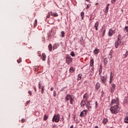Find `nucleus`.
Returning <instances> with one entry per match:
<instances>
[{
	"mask_svg": "<svg viewBox=\"0 0 128 128\" xmlns=\"http://www.w3.org/2000/svg\"><path fill=\"white\" fill-rule=\"evenodd\" d=\"M50 15L52 16H58V14L56 12H51Z\"/></svg>",
	"mask_w": 128,
	"mask_h": 128,
	"instance_id": "4468645a",
	"label": "nucleus"
},
{
	"mask_svg": "<svg viewBox=\"0 0 128 128\" xmlns=\"http://www.w3.org/2000/svg\"><path fill=\"white\" fill-rule=\"evenodd\" d=\"M90 8V6H88H88H87L86 8Z\"/></svg>",
	"mask_w": 128,
	"mask_h": 128,
	"instance_id": "5fc2aeb1",
	"label": "nucleus"
},
{
	"mask_svg": "<svg viewBox=\"0 0 128 128\" xmlns=\"http://www.w3.org/2000/svg\"><path fill=\"white\" fill-rule=\"evenodd\" d=\"M112 76H110V83L112 84Z\"/></svg>",
	"mask_w": 128,
	"mask_h": 128,
	"instance_id": "79ce46f5",
	"label": "nucleus"
},
{
	"mask_svg": "<svg viewBox=\"0 0 128 128\" xmlns=\"http://www.w3.org/2000/svg\"><path fill=\"white\" fill-rule=\"evenodd\" d=\"M95 128H96V126H95Z\"/></svg>",
	"mask_w": 128,
	"mask_h": 128,
	"instance_id": "bf43d9fd",
	"label": "nucleus"
},
{
	"mask_svg": "<svg viewBox=\"0 0 128 128\" xmlns=\"http://www.w3.org/2000/svg\"><path fill=\"white\" fill-rule=\"evenodd\" d=\"M30 100H28L26 102V104H30Z\"/></svg>",
	"mask_w": 128,
	"mask_h": 128,
	"instance_id": "a18cd8bd",
	"label": "nucleus"
},
{
	"mask_svg": "<svg viewBox=\"0 0 128 128\" xmlns=\"http://www.w3.org/2000/svg\"><path fill=\"white\" fill-rule=\"evenodd\" d=\"M74 72V68L73 67H71L70 68V74H72V72Z\"/></svg>",
	"mask_w": 128,
	"mask_h": 128,
	"instance_id": "aec40b11",
	"label": "nucleus"
},
{
	"mask_svg": "<svg viewBox=\"0 0 128 128\" xmlns=\"http://www.w3.org/2000/svg\"><path fill=\"white\" fill-rule=\"evenodd\" d=\"M96 24H97V25L98 24V23L96 22Z\"/></svg>",
	"mask_w": 128,
	"mask_h": 128,
	"instance_id": "4d7b16f0",
	"label": "nucleus"
},
{
	"mask_svg": "<svg viewBox=\"0 0 128 128\" xmlns=\"http://www.w3.org/2000/svg\"><path fill=\"white\" fill-rule=\"evenodd\" d=\"M94 28L96 30V23L95 24Z\"/></svg>",
	"mask_w": 128,
	"mask_h": 128,
	"instance_id": "de8ad7c7",
	"label": "nucleus"
},
{
	"mask_svg": "<svg viewBox=\"0 0 128 128\" xmlns=\"http://www.w3.org/2000/svg\"><path fill=\"white\" fill-rule=\"evenodd\" d=\"M116 34V30H112V28H110L108 32V35L109 36H112L114 34Z\"/></svg>",
	"mask_w": 128,
	"mask_h": 128,
	"instance_id": "423d86ee",
	"label": "nucleus"
},
{
	"mask_svg": "<svg viewBox=\"0 0 128 128\" xmlns=\"http://www.w3.org/2000/svg\"><path fill=\"white\" fill-rule=\"evenodd\" d=\"M17 62H18V64L22 62V58H20L19 60H17Z\"/></svg>",
	"mask_w": 128,
	"mask_h": 128,
	"instance_id": "4c0bfd02",
	"label": "nucleus"
},
{
	"mask_svg": "<svg viewBox=\"0 0 128 128\" xmlns=\"http://www.w3.org/2000/svg\"><path fill=\"white\" fill-rule=\"evenodd\" d=\"M82 74H80L78 76L77 80H82Z\"/></svg>",
	"mask_w": 128,
	"mask_h": 128,
	"instance_id": "f8f14e48",
	"label": "nucleus"
},
{
	"mask_svg": "<svg viewBox=\"0 0 128 128\" xmlns=\"http://www.w3.org/2000/svg\"><path fill=\"white\" fill-rule=\"evenodd\" d=\"M33 88H34V92H36V86H34Z\"/></svg>",
	"mask_w": 128,
	"mask_h": 128,
	"instance_id": "c03bdc74",
	"label": "nucleus"
},
{
	"mask_svg": "<svg viewBox=\"0 0 128 128\" xmlns=\"http://www.w3.org/2000/svg\"><path fill=\"white\" fill-rule=\"evenodd\" d=\"M42 60H44L46 58V56L44 53L42 54Z\"/></svg>",
	"mask_w": 128,
	"mask_h": 128,
	"instance_id": "2eb2a0df",
	"label": "nucleus"
},
{
	"mask_svg": "<svg viewBox=\"0 0 128 128\" xmlns=\"http://www.w3.org/2000/svg\"><path fill=\"white\" fill-rule=\"evenodd\" d=\"M38 86V88H42V84H40V82L39 83Z\"/></svg>",
	"mask_w": 128,
	"mask_h": 128,
	"instance_id": "37998d69",
	"label": "nucleus"
},
{
	"mask_svg": "<svg viewBox=\"0 0 128 128\" xmlns=\"http://www.w3.org/2000/svg\"><path fill=\"white\" fill-rule=\"evenodd\" d=\"M38 56H41V54H40V51H38Z\"/></svg>",
	"mask_w": 128,
	"mask_h": 128,
	"instance_id": "ea45409f",
	"label": "nucleus"
},
{
	"mask_svg": "<svg viewBox=\"0 0 128 128\" xmlns=\"http://www.w3.org/2000/svg\"><path fill=\"white\" fill-rule=\"evenodd\" d=\"M102 36H104V34H106V29L102 30Z\"/></svg>",
	"mask_w": 128,
	"mask_h": 128,
	"instance_id": "bb28decb",
	"label": "nucleus"
},
{
	"mask_svg": "<svg viewBox=\"0 0 128 128\" xmlns=\"http://www.w3.org/2000/svg\"><path fill=\"white\" fill-rule=\"evenodd\" d=\"M116 0H111V2H112V4H114V2H116Z\"/></svg>",
	"mask_w": 128,
	"mask_h": 128,
	"instance_id": "a19ab883",
	"label": "nucleus"
},
{
	"mask_svg": "<svg viewBox=\"0 0 128 128\" xmlns=\"http://www.w3.org/2000/svg\"><path fill=\"white\" fill-rule=\"evenodd\" d=\"M100 84L98 82L96 84V88H97V90H98V88H100Z\"/></svg>",
	"mask_w": 128,
	"mask_h": 128,
	"instance_id": "cd10ccee",
	"label": "nucleus"
},
{
	"mask_svg": "<svg viewBox=\"0 0 128 128\" xmlns=\"http://www.w3.org/2000/svg\"><path fill=\"white\" fill-rule=\"evenodd\" d=\"M60 114H55L52 119V122H60Z\"/></svg>",
	"mask_w": 128,
	"mask_h": 128,
	"instance_id": "7ed1b4c3",
	"label": "nucleus"
},
{
	"mask_svg": "<svg viewBox=\"0 0 128 128\" xmlns=\"http://www.w3.org/2000/svg\"><path fill=\"white\" fill-rule=\"evenodd\" d=\"M48 36V38H50V37L52 36V35H49Z\"/></svg>",
	"mask_w": 128,
	"mask_h": 128,
	"instance_id": "603ef678",
	"label": "nucleus"
},
{
	"mask_svg": "<svg viewBox=\"0 0 128 128\" xmlns=\"http://www.w3.org/2000/svg\"><path fill=\"white\" fill-rule=\"evenodd\" d=\"M100 78L102 82L104 83L106 82V78L104 76H100Z\"/></svg>",
	"mask_w": 128,
	"mask_h": 128,
	"instance_id": "f3484780",
	"label": "nucleus"
},
{
	"mask_svg": "<svg viewBox=\"0 0 128 128\" xmlns=\"http://www.w3.org/2000/svg\"><path fill=\"white\" fill-rule=\"evenodd\" d=\"M48 116H46V114H45L44 116V120H48Z\"/></svg>",
	"mask_w": 128,
	"mask_h": 128,
	"instance_id": "a878e982",
	"label": "nucleus"
},
{
	"mask_svg": "<svg viewBox=\"0 0 128 128\" xmlns=\"http://www.w3.org/2000/svg\"><path fill=\"white\" fill-rule=\"evenodd\" d=\"M94 52L95 54H96V49L94 50Z\"/></svg>",
	"mask_w": 128,
	"mask_h": 128,
	"instance_id": "09e8293b",
	"label": "nucleus"
},
{
	"mask_svg": "<svg viewBox=\"0 0 128 128\" xmlns=\"http://www.w3.org/2000/svg\"><path fill=\"white\" fill-rule=\"evenodd\" d=\"M50 90H52V91L54 90V88L52 87L50 88Z\"/></svg>",
	"mask_w": 128,
	"mask_h": 128,
	"instance_id": "8fccbe9b",
	"label": "nucleus"
},
{
	"mask_svg": "<svg viewBox=\"0 0 128 128\" xmlns=\"http://www.w3.org/2000/svg\"><path fill=\"white\" fill-rule=\"evenodd\" d=\"M42 94H43L44 92V86H42Z\"/></svg>",
	"mask_w": 128,
	"mask_h": 128,
	"instance_id": "393cba45",
	"label": "nucleus"
},
{
	"mask_svg": "<svg viewBox=\"0 0 128 128\" xmlns=\"http://www.w3.org/2000/svg\"><path fill=\"white\" fill-rule=\"evenodd\" d=\"M125 102H128V96L124 100Z\"/></svg>",
	"mask_w": 128,
	"mask_h": 128,
	"instance_id": "58836bf2",
	"label": "nucleus"
},
{
	"mask_svg": "<svg viewBox=\"0 0 128 128\" xmlns=\"http://www.w3.org/2000/svg\"><path fill=\"white\" fill-rule=\"evenodd\" d=\"M87 2H88L89 0H86Z\"/></svg>",
	"mask_w": 128,
	"mask_h": 128,
	"instance_id": "13d9d810",
	"label": "nucleus"
},
{
	"mask_svg": "<svg viewBox=\"0 0 128 128\" xmlns=\"http://www.w3.org/2000/svg\"><path fill=\"white\" fill-rule=\"evenodd\" d=\"M108 122V118H104L102 120V124H106Z\"/></svg>",
	"mask_w": 128,
	"mask_h": 128,
	"instance_id": "a211bd4d",
	"label": "nucleus"
},
{
	"mask_svg": "<svg viewBox=\"0 0 128 128\" xmlns=\"http://www.w3.org/2000/svg\"><path fill=\"white\" fill-rule=\"evenodd\" d=\"M98 52H100V51L96 49V54H98Z\"/></svg>",
	"mask_w": 128,
	"mask_h": 128,
	"instance_id": "49530a36",
	"label": "nucleus"
},
{
	"mask_svg": "<svg viewBox=\"0 0 128 128\" xmlns=\"http://www.w3.org/2000/svg\"><path fill=\"white\" fill-rule=\"evenodd\" d=\"M50 14H51V12L48 13V16H46V18H50Z\"/></svg>",
	"mask_w": 128,
	"mask_h": 128,
	"instance_id": "2f4dec72",
	"label": "nucleus"
},
{
	"mask_svg": "<svg viewBox=\"0 0 128 128\" xmlns=\"http://www.w3.org/2000/svg\"><path fill=\"white\" fill-rule=\"evenodd\" d=\"M102 72V66H100L99 69V74L100 75Z\"/></svg>",
	"mask_w": 128,
	"mask_h": 128,
	"instance_id": "b1692460",
	"label": "nucleus"
},
{
	"mask_svg": "<svg viewBox=\"0 0 128 128\" xmlns=\"http://www.w3.org/2000/svg\"><path fill=\"white\" fill-rule=\"evenodd\" d=\"M125 30H126V32H128V26H125Z\"/></svg>",
	"mask_w": 128,
	"mask_h": 128,
	"instance_id": "c9c22d12",
	"label": "nucleus"
},
{
	"mask_svg": "<svg viewBox=\"0 0 128 128\" xmlns=\"http://www.w3.org/2000/svg\"><path fill=\"white\" fill-rule=\"evenodd\" d=\"M80 42L82 44L84 42V38H82V36L80 38Z\"/></svg>",
	"mask_w": 128,
	"mask_h": 128,
	"instance_id": "473e14b6",
	"label": "nucleus"
},
{
	"mask_svg": "<svg viewBox=\"0 0 128 128\" xmlns=\"http://www.w3.org/2000/svg\"><path fill=\"white\" fill-rule=\"evenodd\" d=\"M72 62V58L70 56H68L66 57V64H70V62Z\"/></svg>",
	"mask_w": 128,
	"mask_h": 128,
	"instance_id": "0eeeda50",
	"label": "nucleus"
},
{
	"mask_svg": "<svg viewBox=\"0 0 128 128\" xmlns=\"http://www.w3.org/2000/svg\"><path fill=\"white\" fill-rule=\"evenodd\" d=\"M95 104H96V102Z\"/></svg>",
	"mask_w": 128,
	"mask_h": 128,
	"instance_id": "6e6d98bb",
	"label": "nucleus"
},
{
	"mask_svg": "<svg viewBox=\"0 0 128 128\" xmlns=\"http://www.w3.org/2000/svg\"><path fill=\"white\" fill-rule=\"evenodd\" d=\"M86 105V102L82 100L80 103L81 106H84Z\"/></svg>",
	"mask_w": 128,
	"mask_h": 128,
	"instance_id": "4be33fe9",
	"label": "nucleus"
},
{
	"mask_svg": "<svg viewBox=\"0 0 128 128\" xmlns=\"http://www.w3.org/2000/svg\"><path fill=\"white\" fill-rule=\"evenodd\" d=\"M35 24H38V20H35Z\"/></svg>",
	"mask_w": 128,
	"mask_h": 128,
	"instance_id": "3c124183",
	"label": "nucleus"
},
{
	"mask_svg": "<svg viewBox=\"0 0 128 128\" xmlns=\"http://www.w3.org/2000/svg\"><path fill=\"white\" fill-rule=\"evenodd\" d=\"M28 94H30V96H32V91H30V90L28 91Z\"/></svg>",
	"mask_w": 128,
	"mask_h": 128,
	"instance_id": "e433bc0d",
	"label": "nucleus"
},
{
	"mask_svg": "<svg viewBox=\"0 0 128 128\" xmlns=\"http://www.w3.org/2000/svg\"><path fill=\"white\" fill-rule=\"evenodd\" d=\"M82 20H84V12H82L80 14Z\"/></svg>",
	"mask_w": 128,
	"mask_h": 128,
	"instance_id": "5701e85b",
	"label": "nucleus"
},
{
	"mask_svg": "<svg viewBox=\"0 0 128 128\" xmlns=\"http://www.w3.org/2000/svg\"><path fill=\"white\" fill-rule=\"evenodd\" d=\"M86 114H88V110H84L80 112V116L82 118L83 116H86Z\"/></svg>",
	"mask_w": 128,
	"mask_h": 128,
	"instance_id": "6e6552de",
	"label": "nucleus"
},
{
	"mask_svg": "<svg viewBox=\"0 0 128 128\" xmlns=\"http://www.w3.org/2000/svg\"><path fill=\"white\" fill-rule=\"evenodd\" d=\"M72 95L70 94H67L66 97L65 98V100L66 102H68V100L70 99V98L72 97Z\"/></svg>",
	"mask_w": 128,
	"mask_h": 128,
	"instance_id": "1a4fd4ad",
	"label": "nucleus"
},
{
	"mask_svg": "<svg viewBox=\"0 0 128 128\" xmlns=\"http://www.w3.org/2000/svg\"><path fill=\"white\" fill-rule=\"evenodd\" d=\"M96 128H98V126H96Z\"/></svg>",
	"mask_w": 128,
	"mask_h": 128,
	"instance_id": "052dcab7",
	"label": "nucleus"
},
{
	"mask_svg": "<svg viewBox=\"0 0 128 128\" xmlns=\"http://www.w3.org/2000/svg\"><path fill=\"white\" fill-rule=\"evenodd\" d=\"M83 98L84 100L87 102L86 106H88V105L90 104V102H88V94L86 93L84 95Z\"/></svg>",
	"mask_w": 128,
	"mask_h": 128,
	"instance_id": "39448f33",
	"label": "nucleus"
},
{
	"mask_svg": "<svg viewBox=\"0 0 128 128\" xmlns=\"http://www.w3.org/2000/svg\"><path fill=\"white\" fill-rule=\"evenodd\" d=\"M124 122L126 124H128V112L126 113V116L124 118Z\"/></svg>",
	"mask_w": 128,
	"mask_h": 128,
	"instance_id": "9d476101",
	"label": "nucleus"
},
{
	"mask_svg": "<svg viewBox=\"0 0 128 128\" xmlns=\"http://www.w3.org/2000/svg\"><path fill=\"white\" fill-rule=\"evenodd\" d=\"M74 96H72L70 98V104H72L74 102Z\"/></svg>",
	"mask_w": 128,
	"mask_h": 128,
	"instance_id": "ddd939ff",
	"label": "nucleus"
},
{
	"mask_svg": "<svg viewBox=\"0 0 128 128\" xmlns=\"http://www.w3.org/2000/svg\"><path fill=\"white\" fill-rule=\"evenodd\" d=\"M66 34V33L64 32V31H62L60 32V36H62V38H64V36Z\"/></svg>",
	"mask_w": 128,
	"mask_h": 128,
	"instance_id": "6ab92c4d",
	"label": "nucleus"
},
{
	"mask_svg": "<svg viewBox=\"0 0 128 128\" xmlns=\"http://www.w3.org/2000/svg\"><path fill=\"white\" fill-rule=\"evenodd\" d=\"M90 64H91V66H94V60H90Z\"/></svg>",
	"mask_w": 128,
	"mask_h": 128,
	"instance_id": "72a5a7b5",
	"label": "nucleus"
},
{
	"mask_svg": "<svg viewBox=\"0 0 128 128\" xmlns=\"http://www.w3.org/2000/svg\"><path fill=\"white\" fill-rule=\"evenodd\" d=\"M108 6H110V4H108L106 6V10H104L105 14H108Z\"/></svg>",
	"mask_w": 128,
	"mask_h": 128,
	"instance_id": "dca6fc26",
	"label": "nucleus"
},
{
	"mask_svg": "<svg viewBox=\"0 0 128 128\" xmlns=\"http://www.w3.org/2000/svg\"><path fill=\"white\" fill-rule=\"evenodd\" d=\"M110 88H111V92H114V90H116V84H112V87Z\"/></svg>",
	"mask_w": 128,
	"mask_h": 128,
	"instance_id": "9b49d317",
	"label": "nucleus"
},
{
	"mask_svg": "<svg viewBox=\"0 0 128 128\" xmlns=\"http://www.w3.org/2000/svg\"><path fill=\"white\" fill-rule=\"evenodd\" d=\"M54 96H56V90L54 91Z\"/></svg>",
	"mask_w": 128,
	"mask_h": 128,
	"instance_id": "f704fd0d",
	"label": "nucleus"
},
{
	"mask_svg": "<svg viewBox=\"0 0 128 128\" xmlns=\"http://www.w3.org/2000/svg\"><path fill=\"white\" fill-rule=\"evenodd\" d=\"M48 50L50 52H52V44H50L48 46Z\"/></svg>",
	"mask_w": 128,
	"mask_h": 128,
	"instance_id": "412c9836",
	"label": "nucleus"
},
{
	"mask_svg": "<svg viewBox=\"0 0 128 128\" xmlns=\"http://www.w3.org/2000/svg\"><path fill=\"white\" fill-rule=\"evenodd\" d=\"M110 110L112 114H118L120 110V108L118 106H111Z\"/></svg>",
	"mask_w": 128,
	"mask_h": 128,
	"instance_id": "f257e3e1",
	"label": "nucleus"
},
{
	"mask_svg": "<svg viewBox=\"0 0 128 128\" xmlns=\"http://www.w3.org/2000/svg\"><path fill=\"white\" fill-rule=\"evenodd\" d=\"M120 35L118 34V40H116L115 42V48H118V46H120V42H122V40L120 39Z\"/></svg>",
	"mask_w": 128,
	"mask_h": 128,
	"instance_id": "20e7f679",
	"label": "nucleus"
},
{
	"mask_svg": "<svg viewBox=\"0 0 128 128\" xmlns=\"http://www.w3.org/2000/svg\"><path fill=\"white\" fill-rule=\"evenodd\" d=\"M119 104L120 101H118V99H113L112 100L111 104L110 106H118Z\"/></svg>",
	"mask_w": 128,
	"mask_h": 128,
	"instance_id": "f03ea898",
	"label": "nucleus"
},
{
	"mask_svg": "<svg viewBox=\"0 0 128 128\" xmlns=\"http://www.w3.org/2000/svg\"><path fill=\"white\" fill-rule=\"evenodd\" d=\"M70 54L72 56H76L74 52H72Z\"/></svg>",
	"mask_w": 128,
	"mask_h": 128,
	"instance_id": "7c9ffc66",
	"label": "nucleus"
},
{
	"mask_svg": "<svg viewBox=\"0 0 128 128\" xmlns=\"http://www.w3.org/2000/svg\"><path fill=\"white\" fill-rule=\"evenodd\" d=\"M128 56V51L126 50V54H124L123 55V56H124V58H126V56Z\"/></svg>",
	"mask_w": 128,
	"mask_h": 128,
	"instance_id": "c85d7f7f",
	"label": "nucleus"
},
{
	"mask_svg": "<svg viewBox=\"0 0 128 128\" xmlns=\"http://www.w3.org/2000/svg\"><path fill=\"white\" fill-rule=\"evenodd\" d=\"M58 44H56L53 46V48H58Z\"/></svg>",
	"mask_w": 128,
	"mask_h": 128,
	"instance_id": "c756f323",
	"label": "nucleus"
},
{
	"mask_svg": "<svg viewBox=\"0 0 128 128\" xmlns=\"http://www.w3.org/2000/svg\"><path fill=\"white\" fill-rule=\"evenodd\" d=\"M24 122V120L22 119V122Z\"/></svg>",
	"mask_w": 128,
	"mask_h": 128,
	"instance_id": "864d4df0",
	"label": "nucleus"
}]
</instances>
